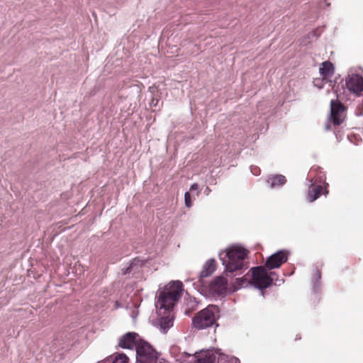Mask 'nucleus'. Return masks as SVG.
<instances>
[{
	"mask_svg": "<svg viewBox=\"0 0 363 363\" xmlns=\"http://www.w3.org/2000/svg\"><path fill=\"white\" fill-rule=\"evenodd\" d=\"M183 284L180 281H172L163 290H159L156 296L155 306L158 314L162 311L172 310L181 297Z\"/></svg>",
	"mask_w": 363,
	"mask_h": 363,
	"instance_id": "f257e3e1",
	"label": "nucleus"
},
{
	"mask_svg": "<svg viewBox=\"0 0 363 363\" xmlns=\"http://www.w3.org/2000/svg\"><path fill=\"white\" fill-rule=\"evenodd\" d=\"M248 251L241 246L233 245L219 253V258L225 267V271L233 273L245 267Z\"/></svg>",
	"mask_w": 363,
	"mask_h": 363,
	"instance_id": "f03ea898",
	"label": "nucleus"
},
{
	"mask_svg": "<svg viewBox=\"0 0 363 363\" xmlns=\"http://www.w3.org/2000/svg\"><path fill=\"white\" fill-rule=\"evenodd\" d=\"M220 317V309L216 305H208L199 311L192 318L193 326L198 330H203L216 324V320Z\"/></svg>",
	"mask_w": 363,
	"mask_h": 363,
	"instance_id": "7ed1b4c3",
	"label": "nucleus"
},
{
	"mask_svg": "<svg viewBox=\"0 0 363 363\" xmlns=\"http://www.w3.org/2000/svg\"><path fill=\"white\" fill-rule=\"evenodd\" d=\"M268 270L264 265L250 269L252 272V284L255 288L262 291L272 285L274 279L272 275H269Z\"/></svg>",
	"mask_w": 363,
	"mask_h": 363,
	"instance_id": "20e7f679",
	"label": "nucleus"
},
{
	"mask_svg": "<svg viewBox=\"0 0 363 363\" xmlns=\"http://www.w3.org/2000/svg\"><path fill=\"white\" fill-rule=\"evenodd\" d=\"M136 363H158L157 352L150 344L142 342L138 348Z\"/></svg>",
	"mask_w": 363,
	"mask_h": 363,
	"instance_id": "39448f33",
	"label": "nucleus"
},
{
	"mask_svg": "<svg viewBox=\"0 0 363 363\" xmlns=\"http://www.w3.org/2000/svg\"><path fill=\"white\" fill-rule=\"evenodd\" d=\"M194 358L195 363H221L226 355L220 350H213L196 352Z\"/></svg>",
	"mask_w": 363,
	"mask_h": 363,
	"instance_id": "423d86ee",
	"label": "nucleus"
},
{
	"mask_svg": "<svg viewBox=\"0 0 363 363\" xmlns=\"http://www.w3.org/2000/svg\"><path fill=\"white\" fill-rule=\"evenodd\" d=\"M345 85L350 93L359 96L363 91V76L361 74L349 71L345 79Z\"/></svg>",
	"mask_w": 363,
	"mask_h": 363,
	"instance_id": "0eeeda50",
	"label": "nucleus"
},
{
	"mask_svg": "<svg viewBox=\"0 0 363 363\" xmlns=\"http://www.w3.org/2000/svg\"><path fill=\"white\" fill-rule=\"evenodd\" d=\"M346 118V107L337 100L330 101V115L329 121L335 125H340Z\"/></svg>",
	"mask_w": 363,
	"mask_h": 363,
	"instance_id": "6e6552de",
	"label": "nucleus"
},
{
	"mask_svg": "<svg viewBox=\"0 0 363 363\" xmlns=\"http://www.w3.org/2000/svg\"><path fill=\"white\" fill-rule=\"evenodd\" d=\"M145 342L149 344L147 342L142 340L138 333L134 332H128L121 336L119 339L118 346L123 349L131 350L135 347L136 357L138 356V348L140 343Z\"/></svg>",
	"mask_w": 363,
	"mask_h": 363,
	"instance_id": "1a4fd4ad",
	"label": "nucleus"
},
{
	"mask_svg": "<svg viewBox=\"0 0 363 363\" xmlns=\"http://www.w3.org/2000/svg\"><path fill=\"white\" fill-rule=\"evenodd\" d=\"M288 255L289 252L286 250H278L267 257L264 263L265 267L269 270L279 268L282 264L287 261Z\"/></svg>",
	"mask_w": 363,
	"mask_h": 363,
	"instance_id": "9d476101",
	"label": "nucleus"
},
{
	"mask_svg": "<svg viewBox=\"0 0 363 363\" xmlns=\"http://www.w3.org/2000/svg\"><path fill=\"white\" fill-rule=\"evenodd\" d=\"M227 280L222 276L215 277L209 284V290L211 293L223 295L227 291Z\"/></svg>",
	"mask_w": 363,
	"mask_h": 363,
	"instance_id": "9b49d317",
	"label": "nucleus"
},
{
	"mask_svg": "<svg viewBox=\"0 0 363 363\" xmlns=\"http://www.w3.org/2000/svg\"><path fill=\"white\" fill-rule=\"evenodd\" d=\"M171 311H162V316L157 319V325L163 333H166L173 326L174 315Z\"/></svg>",
	"mask_w": 363,
	"mask_h": 363,
	"instance_id": "f8f14e48",
	"label": "nucleus"
},
{
	"mask_svg": "<svg viewBox=\"0 0 363 363\" xmlns=\"http://www.w3.org/2000/svg\"><path fill=\"white\" fill-rule=\"evenodd\" d=\"M216 269V261L214 259H208L203 266L202 270L199 273V282L201 286H204V279L210 277Z\"/></svg>",
	"mask_w": 363,
	"mask_h": 363,
	"instance_id": "ddd939ff",
	"label": "nucleus"
},
{
	"mask_svg": "<svg viewBox=\"0 0 363 363\" xmlns=\"http://www.w3.org/2000/svg\"><path fill=\"white\" fill-rule=\"evenodd\" d=\"M310 187L307 194V199L310 203L313 202L318 199L321 194H323L324 195H327L328 194V191L326 188L323 191V186L321 185H316L313 186L312 180H310Z\"/></svg>",
	"mask_w": 363,
	"mask_h": 363,
	"instance_id": "4468645a",
	"label": "nucleus"
},
{
	"mask_svg": "<svg viewBox=\"0 0 363 363\" xmlns=\"http://www.w3.org/2000/svg\"><path fill=\"white\" fill-rule=\"evenodd\" d=\"M266 182L269 188L279 189L286 183V179L282 174H269Z\"/></svg>",
	"mask_w": 363,
	"mask_h": 363,
	"instance_id": "2eb2a0df",
	"label": "nucleus"
},
{
	"mask_svg": "<svg viewBox=\"0 0 363 363\" xmlns=\"http://www.w3.org/2000/svg\"><path fill=\"white\" fill-rule=\"evenodd\" d=\"M198 306L199 301L196 298L186 294L184 299V313L187 316H190L191 313L197 309Z\"/></svg>",
	"mask_w": 363,
	"mask_h": 363,
	"instance_id": "dca6fc26",
	"label": "nucleus"
},
{
	"mask_svg": "<svg viewBox=\"0 0 363 363\" xmlns=\"http://www.w3.org/2000/svg\"><path fill=\"white\" fill-rule=\"evenodd\" d=\"M145 261L140 258L133 259L126 267L122 269V274L127 275L138 272L140 269L144 265Z\"/></svg>",
	"mask_w": 363,
	"mask_h": 363,
	"instance_id": "f3484780",
	"label": "nucleus"
},
{
	"mask_svg": "<svg viewBox=\"0 0 363 363\" xmlns=\"http://www.w3.org/2000/svg\"><path fill=\"white\" fill-rule=\"evenodd\" d=\"M319 72L323 77H331L334 72L333 65L329 61H325L322 63V65L319 69Z\"/></svg>",
	"mask_w": 363,
	"mask_h": 363,
	"instance_id": "a211bd4d",
	"label": "nucleus"
},
{
	"mask_svg": "<svg viewBox=\"0 0 363 363\" xmlns=\"http://www.w3.org/2000/svg\"><path fill=\"white\" fill-rule=\"evenodd\" d=\"M321 279V272L316 267L315 272H314L313 277H312V284H313V289L312 291L314 293H318L320 289V282Z\"/></svg>",
	"mask_w": 363,
	"mask_h": 363,
	"instance_id": "6ab92c4d",
	"label": "nucleus"
},
{
	"mask_svg": "<svg viewBox=\"0 0 363 363\" xmlns=\"http://www.w3.org/2000/svg\"><path fill=\"white\" fill-rule=\"evenodd\" d=\"M99 363H128V357L123 353L117 354L113 359L108 358Z\"/></svg>",
	"mask_w": 363,
	"mask_h": 363,
	"instance_id": "aec40b11",
	"label": "nucleus"
},
{
	"mask_svg": "<svg viewBox=\"0 0 363 363\" xmlns=\"http://www.w3.org/2000/svg\"><path fill=\"white\" fill-rule=\"evenodd\" d=\"M236 283L238 284V289L247 287L248 286H252V280L250 281L246 277L236 279Z\"/></svg>",
	"mask_w": 363,
	"mask_h": 363,
	"instance_id": "412c9836",
	"label": "nucleus"
},
{
	"mask_svg": "<svg viewBox=\"0 0 363 363\" xmlns=\"http://www.w3.org/2000/svg\"><path fill=\"white\" fill-rule=\"evenodd\" d=\"M269 275H272V277L274 279V281H275V285L280 286L284 282V280L283 279H279L277 277V275L274 272H269Z\"/></svg>",
	"mask_w": 363,
	"mask_h": 363,
	"instance_id": "4be33fe9",
	"label": "nucleus"
},
{
	"mask_svg": "<svg viewBox=\"0 0 363 363\" xmlns=\"http://www.w3.org/2000/svg\"><path fill=\"white\" fill-rule=\"evenodd\" d=\"M184 202H185V206L187 208H191V207L192 201H191V195H190L189 192H186L185 193V194H184Z\"/></svg>",
	"mask_w": 363,
	"mask_h": 363,
	"instance_id": "5701e85b",
	"label": "nucleus"
},
{
	"mask_svg": "<svg viewBox=\"0 0 363 363\" xmlns=\"http://www.w3.org/2000/svg\"><path fill=\"white\" fill-rule=\"evenodd\" d=\"M318 36V34H316V30H313L311 31L309 34H308V38H317Z\"/></svg>",
	"mask_w": 363,
	"mask_h": 363,
	"instance_id": "b1692460",
	"label": "nucleus"
},
{
	"mask_svg": "<svg viewBox=\"0 0 363 363\" xmlns=\"http://www.w3.org/2000/svg\"><path fill=\"white\" fill-rule=\"evenodd\" d=\"M199 189V186L196 183H194L191 185L190 186V191H195V190H198Z\"/></svg>",
	"mask_w": 363,
	"mask_h": 363,
	"instance_id": "393cba45",
	"label": "nucleus"
},
{
	"mask_svg": "<svg viewBox=\"0 0 363 363\" xmlns=\"http://www.w3.org/2000/svg\"><path fill=\"white\" fill-rule=\"evenodd\" d=\"M325 130H330V125L328 124H327L325 125Z\"/></svg>",
	"mask_w": 363,
	"mask_h": 363,
	"instance_id": "a878e982",
	"label": "nucleus"
},
{
	"mask_svg": "<svg viewBox=\"0 0 363 363\" xmlns=\"http://www.w3.org/2000/svg\"><path fill=\"white\" fill-rule=\"evenodd\" d=\"M208 191H210V189H209V188H208V187H207V188L206 189L205 192H206V194H208Z\"/></svg>",
	"mask_w": 363,
	"mask_h": 363,
	"instance_id": "bb28decb",
	"label": "nucleus"
},
{
	"mask_svg": "<svg viewBox=\"0 0 363 363\" xmlns=\"http://www.w3.org/2000/svg\"><path fill=\"white\" fill-rule=\"evenodd\" d=\"M208 191H210V189H209V188H208V187H207V188L206 189L205 192H206V194H208Z\"/></svg>",
	"mask_w": 363,
	"mask_h": 363,
	"instance_id": "cd10ccee",
	"label": "nucleus"
},
{
	"mask_svg": "<svg viewBox=\"0 0 363 363\" xmlns=\"http://www.w3.org/2000/svg\"><path fill=\"white\" fill-rule=\"evenodd\" d=\"M299 339H301V337H296V340H299Z\"/></svg>",
	"mask_w": 363,
	"mask_h": 363,
	"instance_id": "c85d7f7f",
	"label": "nucleus"
}]
</instances>
